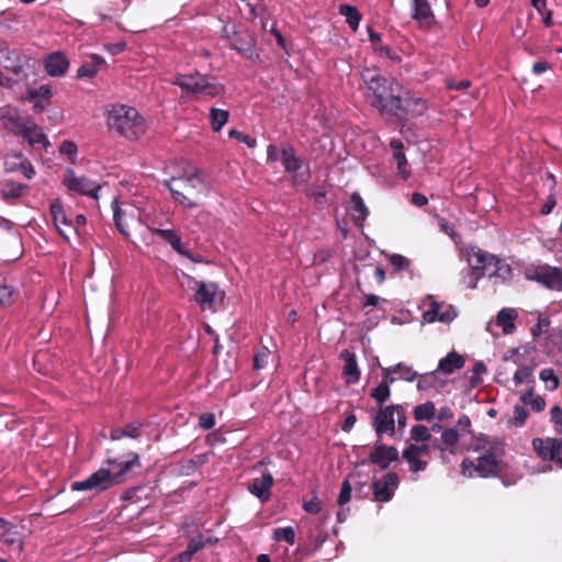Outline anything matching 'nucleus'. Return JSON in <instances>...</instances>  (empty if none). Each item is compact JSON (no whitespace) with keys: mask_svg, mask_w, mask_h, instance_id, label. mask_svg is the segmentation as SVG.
I'll return each mask as SVG.
<instances>
[{"mask_svg":"<svg viewBox=\"0 0 562 562\" xmlns=\"http://www.w3.org/2000/svg\"><path fill=\"white\" fill-rule=\"evenodd\" d=\"M431 437L430 429L424 425H416L411 429L409 439L415 442L428 441Z\"/></svg>","mask_w":562,"mask_h":562,"instance_id":"40","label":"nucleus"},{"mask_svg":"<svg viewBox=\"0 0 562 562\" xmlns=\"http://www.w3.org/2000/svg\"><path fill=\"white\" fill-rule=\"evenodd\" d=\"M270 353H271V351L269 348L262 347L255 356V359H254L255 369L259 370V369L265 368L266 364L268 363V358H269Z\"/></svg>","mask_w":562,"mask_h":562,"instance_id":"47","label":"nucleus"},{"mask_svg":"<svg viewBox=\"0 0 562 562\" xmlns=\"http://www.w3.org/2000/svg\"><path fill=\"white\" fill-rule=\"evenodd\" d=\"M389 259L390 262L397 269H406L409 265L408 259L402 255L393 254Z\"/></svg>","mask_w":562,"mask_h":562,"instance_id":"55","label":"nucleus"},{"mask_svg":"<svg viewBox=\"0 0 562 562\" xmlns=\"http://www.w3.org/2000/svg\"><path fill=\"white\" fill-rule=\"evenodd\" d=\"M540 379L543 381V382H551V385H550V391H554L558 389L559 386V379L558 376L554 374L553 370L552 369H543L541 372H540Z\"/></svg>","mask_w":562,"mask_h":562,"instance_id":"50","label":"nucleus"},{"mask_svg":"<svg viewBox=\"0 0 562 562\" xmlns=\"http://www.w3.org/2000/svg\"><path fill=\"white\" fill-rule=\"evenodd\" d=\"M187 93L203 98H215L224 92V86L215 78L201 74L178 75L173 81Z\"/></svg>","mask_w":562,"mask_h":562,"instance_id":"6","label":"nucleus"},{"mask_svg":"<svg viewBox=\"0 0 562 562\" xmlns=\"http://www.w3.org/2000/svg\"><path fill=\"white\" fill-rule=\"evenodd\" d=\"M532 448L542 460H553L562 464V439L535 438Z\"/></svg>","mask_w":562,"mask_h":562,"instance_id":"14","label":"nucleus"},{"mask_svg":"<svg viewBox=\"0 0 562 562\" xmlns=\"http://www.w3.org/2000/svg\"><path fill=\"white\" fill-rule=\"evenodd\" d=\"M272 484V475L270 473H262L260 476L252 480L248 485V491L261 502H267L271 496L270 490Z\"/></svg>","mask_w":562,"mask_h":562,"instance_id":"20","label":"nucleus"},{"mask_svg":"<svg viewBox=\"0 0 562 562\" xmlns=\"http://www.w3.org/2000/svg\"><path fill=\"white\" fill-rule=\"evenodd\" d=\"M412 18L420 26H430L434 22V13L427 0H413Z\"/></svg>","mask_w":562,"mask_h":562,"instance_id":"23","label":"nucleus"},{"mask_svg":"<svg viewBox=\"0 0 562 562\" xmlns=\"http://www.w3.org/2000/svg\"><path fill=\"white\" fill-rule=\"evenodd\" d=\"M26 158L21 153L8 154L4 158V168L9 172H16L20 170L22 164Z\"/></svg>","mask_w":562,"mask_h":562,"instance_id":"39","label":"nucleus"},{"mask_svg":"<svg viewBox=\"0 0 562 562\" xmlns=\"http://www.w3.org/2000/svg\"><path fill=\"white\" fill-rule=\"evenodd\" d=\"M341 358L344 359V375L346 378L347 383H356L360 378V371L357 366L356 357L353 353L348 350H344L341 352Z\"/></svg>","mask_w":562,"mask_h":562,"instance_id":"28","label":"nucleus"},{"mask_svg":"<svg viewBox=\"0 0 562 562\" xmlns=\"http://www.w3.org/2000/svg\"><path fill=\"white\" fill-rule=\"evenodd\" d=\"M113 216L116 227L125 237H133L132 241L136 245L149 246L154 239L147 234V225L142 224V214L139 209L131 204L120 205L113 201Z\"/></svg>","mask_w":562,"mask_h":562,"instance_id":"5","label":"nucleus"},{"mask_svg":"<svg viewBox=\"0 0 562 562\" xmlns=\"http://www.w3.org/2000/svg\"><path fill=\"white\" fill-rule=\"evenodd\" d=\"M304 509L308 513L316 514L321 510V504L315 498L304 504Z\"/></svg>","mask_w":562,"mask_h":562,"instance_id":"62","label":"nucleus"},{"mask_svg":"<svg viewBox=\"0 0 562 562\" xmlns=\"http://www.w3.org/2000/svg\"><path fill=\"white\" fill-rule=\"evenodd\" d=\"M339 12L341 15H344L346 18V22L348 23V25L353 31H356L358 29L360 20H361V14L357 10V8L351 7V5H341L339 8Z\"/></svg>","mask_w":562,"mask_h":562,"instance_id":"38","label":"nucleus"},{"mask_svg":"<svg viewBox=\"0 0 562 562\" xmlns=\"http://www.w3.org/2000/svg\"><path fill=\"white\" fill-rule=\"evenodd\" d=\"M50 214L58 233L67 240L77 234L75 224L67 218L60 200H55L50 205Z\"/></svg>","mask_w":562,"mask_h":562,"instance_id":"16","label":"nucleus"},{"mask_svg":"<svg viewBox=\"0 0 562 562\" xmlns=\"http://www.w3.org/2000/svg\"><path fill=\"white\" fill-rule=\"evenodd\" d=\"M183 278L186 279V281H181L182 288H191L192 284L196 286L195 300L202 310H212L216 303L223 301L224 292L221 291L215 283L198 282L190 276L184 273Z\"/></svg>","mask_w":562,"mask_h":562,"instance_id":"9","label":"nucleus"},{"mask_svg":"<svg viewBox=\"0 0 562 562\" xmlns=\"http://www.w3.org/2000/svg\"><path fill=\"white\" fill-rule=\"evenodd\" d=\"M366 86L364 97L370 105L381 114L400 115L405 112L401 98L402 87L395 80H389L374 68L361 72Z\"/></svg>","mask_w":562,"mask_h":562,"instance_id":"1","label":"nucleus"},{"mask_svg":"<svg viewBox=\"0 0 562 562\" xmlns=\"http://www.w3.org/2000/svg\"><path fill=\"white\" fill-rule=\"evenodd\" d=\"M105 123L110 131L127 139H137L147 130L145 119L128 105L114 104L105 112Z\"/></svg>","mask_w":562,"mask_h":562,"instance_id":"3","label":"nucleus"},{"mask_svg":"<svg viewBox=\"0 0 562 562\" xmlns=\"http://www.w3.org/2000/svg\"><path fill=\"white\" fill-rule=\"evenodd\" d=\"M464 363L465 359L463 356L457 353L456 351H451L439 361L437 371L445 374H451L457 369H461Z\"/></svg>","mask_w":562,"mask_h":562,"instance_id":"29","label":"nucleus"},{"mask_svg":"<svg viewBox=\"0 0 562 562\" xmlns=\"http://www.w3.org/2000/svg\"><path fill=\"white\" fill-rule=\"evenodd\" d=\"M398 451L395 447H386L383 445H376L373 452L370 456V461L378 464L381 469H386L387 465L397 460Z\"/></svg>","mask_w":562,"mask_h":562,"instance_id":"21","label":"nucleus"},{"mask_svg":"<svg viewBox=\"0 0 562 562\" xmlns=\"http://www.w3.org/2000/svg\"><path fill=\"white\" fill-rule=\"evenodd\" d=\"M422 307L424 308L422 318L428 324L439 322L449 325L458 316V311L453 305L438 302L431 295L422 301Z\"/></svg>","mask_w":562,"mask_h":562,"instance_id":"8","label":"nucleus"},{"mask_svg":"<svg viewBox=\"0 0 562 562\" xmlns=\"http://www.w3.org/2000/svg\"><path fill=\"white\" fill-rule=\"evenodd\" d=\"M495 256L483 251L480 248L472 247L468 251V263L471 269V281L469 288H476V282L484 274H488L493 268Z\"/></svg>","mask_w":562,"mask_h":562,"instance_id":"10","label":"nucleus"},{"mask_svg":"<svg viewBox=\"0 0 562 562\" xmlns=\"http://www.w3.org/2000/svg\"><path fill=\"white\" fill-rule=\"evenodd\" d=\"M229 113L226 110L212 108L210 110L211 126L214 132H218L227 123Z\"/></svg>","mask_w":562,"mask_h":562,"instance_id":"36","label":"nucleus"},{"mask_svg":"<svg viewBox=\"0 0 562 562\" xmlns=\"http://www.w3.org/2000/svg\"><path fill=\"white\" fill-rule=\"evenodd\" d=\"M395 414L397 415L398 423H402V418H404V416L395 406H387L378 413L374 418V428L378 435L383 432H387L390 435L394 434Z\"/></svg>","mask_w":562,"mask_h":562,"instance_id":"17","label":"nucleus"},{"mask_svg":"<svg viewBox=\"0 0 562 562\" xmlns=\"http://www.w3.org/2000/svg\"><path fill=\"white\" fill-rule=\"evenodd\" d=\"M488 448L486 452L477 458L476 464L465 459L461 463V471L464 476H473L476 473L481 477H487L497 473V447L492 446L487 439H482Z\"/></svg>","mask_w":562,"mask_h":562,"instance_id":"7","label":"nucleus"},{"mask_svg":"<svg viewBox=\"0 0 562 562\" xmlns=\"http://www.w3.org/2000/svg\"><path fill=\"white\" fill-rule=\"evenodd\" d=\"M518 317V313L514 308L505 307L502 308L496 316V325L499 326L504 335H510L515 331V321Z\"/></svg>","mask_w":562,"mask_h":562,"instance_id":"27","label":"nucleus"},{"mask_svg":"<svg viewBox=\"0 0 562 562\" xmlns=\"http://www.w3.org/2000/svg\"><path fill=\"white\" fill-rule=\"evenodd\" d=\"M551 420L555 424L562 423V409L559 406H553L550 411Z\"/></svg>","mask_w":562,"mask_h":562,"instance_id":"63","label":"nucleus"},{"mask_svg":"<svg viewBox=\"0 0 562 562\" xmlns=\"http://www.w3.org/2000/svg\"><path fill=\"white\" fill-rule=\"evenodd\" d=\"M404 451H407L408 456L417 454L419 457H427L430 453V447L424 442L422 445L409 443Z\"/></svg>","mask_w":562,"mask_h":562,"instance_id":"46","label":"nucleus"},{"mask_svg":"<svg viewBox=\"0 0 562 562\" xmlns=\"http://www.w3.org/2000/svg\"><path fill=\"white\" fill-rule=\"evenodd\" d=\"M204 547H205V542L201 536L192 538L188 544L187 550L180 552L177 557V560L180 562L190 561L192 559L193 554Z\"/></svg>","mask_w":562,"mask_h":562,"instance_id":"34","label":"nucleus"},{"mask_svg":"<svg viewBox=\"0 0 562 562\" xmlns=\"http://www.w3.org/2000/svg\"><path fill=\"white\" fill-rule=\"evenodd\" d=\"M351 497V485L348 480H345L341 485V490L338 496V505L344 506L350 501Z\"/></svg>","mask_w":562,"mask_h":562,"instance_id":"51","label":"nucleus"},{"mask_svg":"<svg viewBox=\"0 0 562 562\" xmlns=\"http://www.w3.org/2000/svg\"><path fill=\"white\" fill-rule=\"evenodd\" d=\"M69 68V60L61 53H54L45 59V70L52 77L64 76Z\"/></svg>","mask_w":562,"mask_h":562,"instance_id":"22","label":"nucleus"},{"mask_svg":"<svg viewBox=\"0 0 562 562\" xmlns=\"http://www.w3.org/2000/svg\"><path fill=\"white\" fill-rule=\"evenodd\" d=\"M550 68V65L547 61H536L532 65V71L536 75L542 74Z\"/></svg>","mask_w":562,"mask_h":562,"instance_id":"64","label":"nucleus"},{"mask_svg":"<svg viewBox=\"0 0 562 562\" xmlns=\"http://www.w3.org/2000/svg\"><path fill=\"white\" fill-rule=\"evenodd\" d=\"M380 57L390 59L393 63H400L401 57L389 47H380Z\"/></svg>","mask_w":562,"mask_h":562,"instance_id":"59","label":"nucleus"},{"mask_svg":"<svg viewBox=\"0 0 562 562\" xmlns=\"http://www.w3.org/2000/svg\"><path fill=\"white\" fill-rule=\"evenodd\" d=\"M398 484V477L395 473H387L382 481L373 483V495L376 502H387L393 495Z\"/></svg>","mask_w":562,"mask_h":562,"instance_id":"19","label":"nucleus"},{"mask_svg":"<svg viewBox=\"0 0 562 562\" xmlns=\"http://www.w3.org/2000/svg\"><path fill=\"white\" fill-rule=\"evenodd\" d=\"M52 97V90L48 86L43 85L36 89L30 88L26 92L25 99L33 103V108L37 112H42L45 109L44 101H48Z\"/></svg>","mask_w":562,"mask_h":562,"instance_id":"26","label":"nucleus"},{"mask_svg":"<svg viewBox=\"0 0 562 562\" xmlns=\"http://www.w3.org/2000/svg\"><path fill=\"white\" fill-rule=\"evenodd\" d=\"M369 38H370V42L372 43V49L373 52L380 57V47H385L384 45H382L381 43V36L379 33L374 32L373 30L369 29Z\"/></svg>","mask_w":562,"mask_h":562,"instance_id":"54","label":"nucleus"},{"mask_svg":"<svg viewBox=\"0 0 562 562\" xmlns=\"http://www.w3.org/2000/svg\"><path fill=\"white\" fill-rule=\"evenodd\" d=\"M435 415V405L430 402L418 405L414 409V417L417 420L430 419Z\"/></svg>","mask_w":562,"mask_h":562,"instance_id":"42","label":"nucleus"},{"mask_svg":"<svg viewBox=\"0 0 562 562\" xmlns=\"http://www.w3.org/2000/svg\"><path fill=\"white\" fill-rule=\"evenodd\" d=\"M22 135L32 146L40 145L43 148H47L49 146V142L42 127L32 122L23 124Z\"/></svg>","mask_w":562,"mask_h":562,"instance_id":"24","label":"nucleus"},{"mask_svg":"<svg viewBox=\"0 0 562 562\" xmlns=\"http://www.w3.org/2000/svg\"><path fill=\"white\" fill-rule=\"evenodd\" d=\"M533 369L528 366H520L514 374V382L516 385H520L531 376Z\"/></svg>","mask_w":562,"mask_h":562,"instance_id":"48","label":"nucleus"},{"mask_svg":"<svg viewBox=\"0 0 562 562\" xmlns=\"http://www.w3.org/2000/svg\"><path fill=\"white\" fill-rule=\"evenodd\" d=\"M273 539L277 541L293 543L295 539L294 530L291 527L278 528L273 531Z\"/></svg>","mask_w":562,"mask_h":562,"instance_id":"45","label":"nucleus"},{"mask_svg":"<svg viewBox=\"0 0 562 562\" xmlns=\"http://www.w3.org/2000/svg\"><path fill=\"white\" fill-rule=\"evenodd\" d=\"M527 416H528V412L524 407L516 406L514 409V417H513L514 425L517 427L521 426L525 423Z\"/></svg>","mask_w":562,"mask_h":562,"instance_id":"53","label":"nucleus"},{"mask_svg":"<svg viewBox=\"0 0 562 562\" xmlns=\"http://www.w3.org/2000/svg\"><path fill=\"white\" fill-rule=\"evenodd\" d=\"M106 463L111 467L110 469H99L86 480L74 482L70 486L71 491L98 494L121 484L125 481L126 474L134 467L139 465V459L137 454H132L126 461L117 462L114 459H109Z\"/></svg>","mask_w":562,"mask_h":562,"instance_id":"2","label":"nucleus"},{"mask_svg":"<svg viewBox=\"0 0 562 562\" xmlns=\"http://www.w3.org/2000/svg\"><path fill=\"white\" fill-rule=\"evenodd\" d=\"M0 121L3 122L4 127L13 128L20 126V114L19 110L11 105H4L0 108Z\"/></svg>","mask_w":562,"mask_h":562,"instance_id":"31","label":"nucleus"},{"mask_svg":"<svg viewBox=\"0 0 562 562\" xmlns=\"http://www.w3.org/2000/svg\"><path fill=\"white\" fill-rule=\"evenodd\" d=\"M528 280L537 281L552 290L562 289V271L554 267L541 266L525 270Z\"/></svg>","mask_w":562,"mask_h":562,"instance_id":"13","label":"nucleus"},{"mask_svg":"<svg viewBox=\"0 0 562 562\" xmlns=\"http://www.w3.org/2000/svg\"><path fill=\"white\" fill-rule=\"evenodd\" d=\"M282 164L285 171L292 175L294 181L303 182L307 178V168L295 157L292 147H285L282 150Z\"/></svg>","mask_w":562,"mask_h":562,"instance_id":"18","label":"nucleus"},{"mask_svg":"<svg viewBox=\"0 0 562 562\" xmlns=\"http://www.w3.org/2000/svg\"><path fill=\"white\" fill-rule=\"evenodd\" d=\"M19 171H21L26 179H32L35 176L34 167L27 159L24 160Z\"/></svg>","mask_w":562,"mask_h":562,"instance_id":"61","label":"nucleus"},{"mask_svg":"<svg viewBox=\"0 0 562 562\" xmlns=\"http://www.w3.org/2000/svg\"><path fill=\"white\" fill-rule=\"evenodd\" d=\"M199 425L203 429H211L215 425V417L211 413H204L199 418Z\"/></svg>","mask_w":562,"mask_h":562,"instance_id":"56","label":"nucleus"},{"mask_svg":"<svg viewBox=\"0 0 562 562\" xmlns=\"http://www.w3.org/2000/svg\"><path fill=\"white\" fill-rule=\"evenodd\" d=\"M401 373V378L406 380V381H413L417 373L415 371H413V369L408 366H405L403 363H398L394 367H391V368H387L385 369V373L387 374H391V373Z\"/></svg>","mask_w":562,"mask_h":562,"instance_id":"41","label":"nucleus"},{"mask_svg":"<svg viewBox=\"0 0 562 562\" xmlns=\"http://www.w3.org/2000/svg\"><path fill=\"white\" fill-rule=\"evenodd\" d=\"M29 186L14 181H7L2 187V195L4 198L18 199L24 196L29 192Z\"/></svg>","mask_w":562,"mask_h":562,"instance_id":"30","label":"nucleus"},{"mask_svg":"<svg viewBox=\"0 0 562 562\" xmlns=\"http://www.w3.org/2000/svg\"><path fill=\"white\" fill-rule=\"evenodd\" d=\"M228 135L232 138H235L241 143L247 144L249 147H255L257 145V143L254 138H250L249 136H247L246 134H244L239 131L232 130V131H229Z\"/></svg>","mask_w":562,"mask_h":562,"instance_id":"52","label":"nucleus"},{"mask_svg":"<svg viewBox=\"0 0 562 562\" xmlns=\"http://www.w3.org/2000/svg\"><path fill=\"white\" fill-rule=\"evenodd\" d=\"M173 200L184 209L198 207L207 195L210 186L196 172L186 177H172L165 181Z\"/></svg>","mask_w":562,"mask_h":562,"instance_id":"4","label":"nucleus"},{"mask_svg":"<svg viewBox=\"0 0 562 562\" xmlns=\"http://www.w3.org/2000/svg\"><path fill=\"white\" fill-rule=\"evenodd\" d=\"M223 37L227 38L232 48L241 54L250 53L254 46V38L243 25L227 23L222 29Z\"/></svg>","mask_w":562,"mask_h":562,"instance_id":"12","label":"nucleus"},{"mask_svg":"<svg viewBox=\"0 0 562 562\" xmlns=\"http://www.w3.org/2000/svg\"><path fill=\"white\" fill-rule=\"evenodd\" d=\"M60 154L67 156L70 160H75L77 155V145L71 140H64L59 147Z\"/></svg>","mask_w":562,"mask_h":562,"instance_id":"49","label":"nucleus"},{"mask_svg":"<svg viewBox=\"0 0 562 562\" xmlns=\"http://www.w3.org/2000/svg\"><path fill=\"white\" fill-rule=\"evenodd\" d=\"M351 209H352V217L358 225L366 220L368 216V209L366 207L362 199L358 194H352L351 196Z\"/></svg>","mask_w":562,"mask_h":562,"instance_id":"35","label":"nucleus"},{"mask_svg":"<svg viewBox=\"0 0 562 562\" xmlns=\"http://www.w3.org/2000/svg\"><path fill=\"white\" fill-rule=\"evenodd\" d=\"M486 372V366L483 362H476L473 367L474 378L472 379V385H477L481 382V375Z\"/></svg>","mask_w":562,"mask_h":562,"instance_id":"58","label":"nucleus"},{"mask_svg":"<svg viewBox=\"0 0 562 562\" xmlns=\"http://www.w3.org/2000/svg\"><path fill=\"white\" fill-rule=\"evenodd\" d=\"M442 440L447 446H453L459 440V434L454 429H447L442 432Z\"/></svg>","mask_w":562,"mask_h":562,"instance_id":"57","label":"nucleus"},{"mask_svg":"<svg viewBox=\"0 0 562 562\" xmlns=\"http://www.w3.org/2000/svg\"><path fill=\"white\" fill-rule=\"evenodd\" d=\"M103 59L94 56L91 61L83 64L77 71L79 78H92L97 75Z\"/></svg>","mask_w":562,"mask_h":562,"instance_id":"37","label":"nucleus"},{"mask_svg":"<svg viewBox=\"0 0 562 562\" xmlns=\"http://www.w3.org/2000/svg\"><path fill=\"white\" fill-rule=\"evenodd\" d=\"M155 222H150L147 225V234L149 238L153 239V235H159L165 241H167L178 254L187 257L192 261H200L199 259L193 258L192 254L184 250L181 244V239L179 235L172 228H159L155 226Z\"/></svg>","mask_w":562,"mask_h":562,"instance_id":"15","label":"nucleus"},{"mask_svg":"<svg viewBox=\"0 0 562 562\" xmlns=\"http://www.w3.org/2000/svg\"><path fill=\"white\" fill-rule=\"evenodd\" d=\"M0 540L9 547H16L18 550L22 549L23 537L11 524L0 518Z\"/></svg>","mask_w":562,"mask_h":562,"instance_id":"25","label":"nucleus"},{"mask_svg":"<svg viewBox=\"0 0 562 562\" xmlns=\"http://www.w3.org/2000/svg\"><path fill=\"white\" fill-rule=\"evenodd\" d=\"M394 382V378L386 373L381 383L372 390L371 396L378 402L383 403L390 397V384Z\"/></svg>","mask_w":562,"mask_h":562,"instance_id":"33","label":"nucleus"},{"mask_svg":"<svg viewBox=\"0 0 562 562\" xmlns=\"http://www.w3.org/2000/svg\"><path fill=\"white\" fill-rule=\"evenodd\" d=\"M512 268L508 263L504 262L498 258H494V263L492 270L488 272L490 278H494L501 281H506L510 278Z\"/></svg>","mask_w":562,"mask_h":562,"instance_id":"32","label":"nucleus"},{"mask_svg":"<svg viewBox=\"0 0 562 562\" xmlns=\"http://www.w3.org/2000/svg\"><path fill=\"white\" fill-rule=\"evenodd\" d=\"M14 290L5 280H0V305H9L13 301Z\"/></svg>","mask_w":562,"mask_h":562,"instance_id":"43","label":"nucleus"},{"mask_svg":"<svg viewBox=\"0 0 562 562\" xmlns=\"http://www.w3.org/2000/svg\"><path fill=\"white\" fill-rule=\"evenodd\" d=\"M403 458L408 462L413 472L424 471L427 467V461L422 460V457L417 454L408 456L407 451H403Z\"/></svg>","mask_w":562,"mask_h":562,"instance_id":"44","label":"nucleus"},{"mask_svg":"<svg viewBox=\"0 0 562 562\" xmlns=\"http://www.w3.org/2000/svg\"><path fill=\"white\" fill-rule=\"evenodd\" d=\"M63 183L71 192L87 195L95 200L99 198L98 192L101 188L100 184L86 176L76 175L70 168L66 170Z\"/></svg>","mask_w":562,"mask_h":562,"instance_id":"11","label":"nucleus"},{"mask_svg":"<svg viewBox=\"0 0 562 562\" xmlns=\"http://www.w3.org/2000/svg\"><path fill=\"white\" fill-rule=\"evenodd\" d=\"M547 326H549V319L547 317L540 316L537 324L531 328L532 336L538 337L541 334L542 328Z\"/></svg>","mask_w":562,"mask_h":562,"instance_id":"60","label":"nucleus"}]
</instances>
